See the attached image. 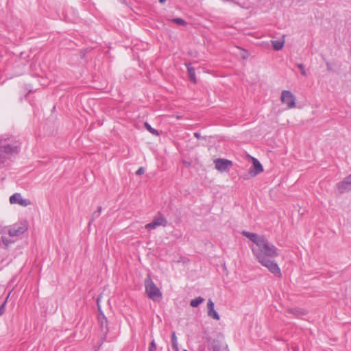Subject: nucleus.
<instances>
[{
	"label": "nucleus",
	"mask_w": 351,
	"mask_h": 351,
	"mask_svg": "<svg viewBox=\"0 0 351 351\" xmlns=\"http://www.w3.org/2000/svg\"><path fill=\"white\" fill-rule=\"evenodd\" d=\"M271 43H272V46H273L274 49L276 51L280 50L283 47L284 44H285L284 40H273Z\"/></svg>",
	"instance_id": "nucleus-15"
},
{
	"label": "nucleus",
	"mask_w": 351,
	"mask_h": 351,
	"mask_svg": "<svg viewBox=\"0 0 351 351\" xmlns=\"http://www.w3.org/2000/svg\"><path fill=\"white\" fill-rule=\"evenodd\" d=\"M263 171V168L261 162L257 159L253 158L252 169L249 171L250 176L254 177Z\"/></svg>",
	"instance_id": "nucleus-11"
},
{
	"label": "nucleus",
	"mask_w": 351,
	"mask_h": 351,
	"mask_svg": "<svg viewBox=\"0 0 351 351\" xmlns=\"http://www.w3.org/2000/svg\"><path fill=\"white\" fill-rule=\"evenodd\" d=\"M297 67L300 70L302 75L306 76L307 74L303 64H298Z\"/></svg>",
	"instance_id": "nucleus-21"
},
{
	"label": "nucleus",
	"mask_w": 351,
	"mask_h": 351,
	"mask_svg": "<svg viewBox=\"0 0 351 351\" xmlns=\"http://www.w3.org/2000/svg\"><path fill=\"white\" fill-rule=\"evenodd\" d=\"M106 319L104 317V321H101V328H102V330H104V324H106ZM106 327H107V325H106Z\"/></svg>",
	"instance_id": "nucleus-27"
},
{
	"label": "nucleus",
	"mask_w": 351,
	"mask_h": 351,
	"mask_svg": "<svg viewBox=\"0 0 351 351\" xmlns=\"http://www.w3.org/2000/svg\"><path fill=\"white\" fill-rule=\"evenodd\" d=\"M215 304L212 300L209 299L207 303L208 308V316L215 319H219V315L218 313L215 310Z\"/></svg>",
	"instance_id": "nucleus-12"
},
{
	"label": "nucleus",
	"mask_w": 351,
	"mask_h": 351,
	"mask_svg": "<svg viewBox=\"0 0 351 351\" xmlns=\"http://www.w3.org/2000/svg\"><path fill=\"white\" fill-rule=\"evenodd\" d=\"M145 289L147 297L154 302L158 301L162 298V293L153 282L150 276L145 279Z\"/></svg>",
	"instance_id": "nucleus-3"
},
{
	"label": "nucleus",
	"mask_w": 351,
	"mask_h": 351,
	"mask_svg": "<svg viewBox=\"0 0 351 351\" xmlns=\"http://www.w3.org/2000/svg\"><path fill=\"white\" fill-rule=\"evenodd\" d=\"M156 344L154 340L153 339L149 344V351H156Z\"/></svg>",
	"instance_id": "nucleus-23"
},
{
	"label": "nucleus",
	"mask_w": 351,
	"mask_h": 351,
	"mask_svg": "<svg viewBox=\"0 0 351 351\" xmlns=\"http://www.w3.org/2000/svg\"><path fill=\"white\" fill-rule=\"evenodd\" d=\"M263 266L268 269V270L277 277L282 276L281 270L278 264L273 260V258H261L257 261Z\"/></svg>",
	"instance_id": "nucleus-4"
},
{
	"label": "nucleus",
	"mask_w": 351,
	"mask_h": 351,
	"mask_svg": "<svg viewBox=\"0 0 351 351\" xmlns=\"http://www.w3.org/2000/svg\"><path fill=\"white\" fill-rule=\"evenodd\" d=\"M167 0H159L160 3H164Z\"/></svg>",
	"instance_id": "nucleus-28"
},
{
	"label": "nucleus",
	"mask_w": 351,
	"mask_h": 351,
	"mask_svg": "<svg viewBox=\"0 0 351 351\" xmlns=\"http://www.w3.org/2000/svg\"><path fill=\"white\" fill-rule=\"evenodd\" d=\"M195 136L198 137L199 136V134L197 133H195Z\"/></svg>",
	"instance_id": "nucleus-30"
},
{
	"label": "nucleus",
	"mask_w": 351,
	"mask_h": 351,
	"mask_svg": "<svg viewBox=\"0 0 351 351\" xmlns=\"http://www.w3.org/2000/svg\"><path fill=\"white\" fill-rule=\"evenodd\" d=\"M171 346L173 350L175 351H178V344L177 341V337L176 335V333L173 332L171 335Z\"/></svg>",
	"instance_id": "nucleus-18"
},
{
	"label": "nucleus",
	"mask_w": 351,
	"mask_h": 351,
	"mask_svg": "<svg viewBox=\"0 0 351 351\" xmlns=\"http://www.w3.org/2000/svg\"><path fill=\"white\" fill-rule=\"evenodd\" d=\"M64 18H65V20H66V21H72L73 20H74V19H75V18H74V17H73V18H72V17H70V16H69V14H68V12H67V11H66V13H65V16H64Z\"/></svg>",
	"instance_id": "nucleus-25"
},
{
	"label": "nucleus",
	"mask_w": 351,
	"mask_h": 351,
	"mask_svg": "<svg viewBox=\"0 0 351 351\" xmlns=\"http://www.w3.org/2000/svg\"><path fill=\"white\" fill-rule=\"evenodd\" d=\"M187 70H188V74L189 77L191 81L195 82L196 78H195V69L189 66H187Z\"/></svg>",
	"instance_id": "nucleus-17"
},
{
	"label": "nucleus",
	"mask_w": 351,
	"mask_h": 351,
	"mask_svg": "<svg viewBox=\"0 0 351 351\" xmlns=\"http://www.w3.org/2000/svg\"><path fill=\"white\" fill-rule=\"evenodd\" d=\"M172 21L178 25H184L186 24V21L181 18H174Z\"/></svg>",
	"instance_id": "nucleus-20"
},
{
	"label": "nucleus",
	"mask_w": 351,
	"mask_h": 351,
	"mask_svg": "<svg viewBox=\"0 0 351 351\" xmlns=\"http://www.w3.org/2000/svg\"><path fill=\"white\" fill-rule=\"evenodd\" d=\"M252 253L256 259L261 258H274L278 256V249L274 245L270 243L265 237L260 241L258 244L251 247Z\"/></svg>",
	"instance_id": "nucleus-1"
},
{
	"label": "nucleus",
	"mask_w": 351,
	"mask_h": 351,
	"mask_svg": "<svg viewBox=\"0 0 351 351\" xmlns=\"http://www.w3.org/2000/svg\"><path fill=\"white\" fill-rule=\"evenodd\" d=\"M107 331H108V328H106V330H105V331H104V332H105V333H106Z\"/></svg>",
	"instance_id": "nucleus-32"
},
{
	"label": "nucleus",
	"mask_w": 351,
	"mask_h": 351,
	"mask_svg": "<svg viewBox=\"0 0 351 351\" xmlns=\"http://www.w3.org/2000/svg\"><path fill=\"white\" fill-rule=\"evenodd\" d=\"M101 210V207H98L97 210H96L93 213V218L98 217L100 215Z\"/></svg>",
	"instance_id": "nucleus-24"
},
{
	"label": "nucleus",
	"mask_w": 351,
	"mask_h": 351,
	"mask_svg": "<svg viewBox=\"0 0 351 351\" xmlns=\"http://www.w3.org/2000/svg\"><path fill=\"white\" fill-rule=\"evenodd\" d=\"M97 305L99 306V298L97 300Z\"/></svg>",
	"instance_id": "nucleus-31"
},
{
	"label": "nucleus",
	"mask_w": 351,
	"mask_h": 351,
	"mask_svg": "<svg viewBox=\"0 0 351 351\" xmlns=\"http://www.w3.org/2000/svg\"><path fill=\"white\" fill-rule=\"evenodd\" d=\"M281 101L287 106L288 108H292L295 106V99L291 91L283 90L281 93Z\"/></svg>",
	"instance_id": "nucleus-6"
},
{
	"label": "nucleus",
	"mask_w": 351,
	"mask_h": 351,
	"mask_svg": "<svg viewBox=\"0 0 351 351\" xmlns=\"http://www.w3.org/2000/svg\"><path fill=\"white\" fill-rule=\"evenodd\" d=\"M21 143L12 138H0V163H4L9 156L17 154Z\"/></svg>",
	"instance_id": "nucleus-2"
},
{
	"label": "nucleus",
	"mask_w": 351,
	"mask_h": 351,
	"mask_svg": "<svg viewBox=\"0 0 351 351\" xmlns=\"http://www.w3.org/2000/svg\"><path fill=\"white\" fill-rule=\"evenodd\" d=\"M214 163L215 165V168L221 172L227 171L229 169V167L232 165L231 161L221 158L215 160Z\"/></svg>",
	"instance_id": "nucleus-9"
},
{
	"label": "nucleus",
	"mask_w": 351,
	"mask_h": 351,
	"mask_svg": "<svg viewBox=\"0 0 351 351\" xmlns=\"http://www.w3.org/2000/svg\"><path fill=\"white\" fill-rule=\"evenodd\" d=\"M145 173V169L143 167H140L136 171V175H142Z\"/></svg>",
	"instance_id": "nucleus-26"
},
{
	"label": "nucleus",
	"mask_w": 351,
	"mask_h": 351,
	"mask_svg": "<svg viewBox=\"0 0 351 351\" xmlns=\"http://www.w3.org/2000/svg\"><path fill=\"white\" fill-rule=\"evenodd\" d=\"M242 234L245 237L248 238L255 245L258 244V241H260L264 236L258 235L255 233H252L247 231H243Z\"/></svg>",
	"instance_id": "nucleus-13"
},
{
	"label": "nucleus",
	"mask_w": 351,
	"mask_h": 351,
	"mask_svg": "<svg viewBox=\"0 0 351 351\" xmlns=\"http://www.w3.org/2000/svg\"><path fill=\"white\" fill-rule=\"evenodd\" d=\"M242 57H243V58H246L245 54H242Z\"/></svg>",
	"instance_id": "nucleus-29"
},
{
	"label": "nucleus",
	"mask_w": 351,
	"mask_h": 351,
	"mask_svg": "<svg viewBox=\"0 0 351 351\" xmlns=\"http://www.w3.org/2000/svg\"><path fill=\"white\" fill-rule=\"evenodd\" d=\"M337 189L340 193H343L351 190V174L337 184Z\"/></svg>",
	"instance_id": "nucleus-10"
},
{
	"label": "nucleus",
	"mask_w": 351,
	"mask_h": 351,
	"mask_svg": "<svg viewBox=\"0 0 351 351\" xmlns=\"http://www.w3.org/2000/svg\"><path fill=\"white\" fill-rule=\"evenodd\" d=\"M204 301V299L202 297H197L192 300L190 302V305L192 307H197L200 304Z\"/></svg>",
	"instance_id": "nucleus-16"
},
{
	"label": "nucleus",
	"mask_w": 351,
	"mask_h": 351,
	"mask_svg": "<svg viewBox=\"0 0 351 351\" xmlns=\"http://www.w3.org/2000/svg\"><path fill=\"white\" fill-rule=\"evenodd\" d=\"M144 125H145V128H146V130H148L151 134H154V135L158 134V131L156 130H155L154 128H152V126L148 123L145 122Z\"/></svg>",
	"instance_id": "nucleus-19"
},
{
	"label": "nucleus",
	"mask_w": 351,
	"mask_h": 351,
	"mask_svg": "<svg viewBox=\"0 0 351 351\" xmlns=\"http://www.w3.org/2000/svg\"><path fill=\"white\" fill-rule=\"evenodd\" d=\"M208 348L211 351H228L227 346H221L217 340H212L208 344Z\"/></svg>",
	"instance_id": "nucleus-14"
},
{
	"label": "nucleus",
	"mask_w": 351,
	"mask_h": 351,
	"mask_svg": "<svg viewBox=\"0 0 351 351\" xmlns=\"http://www.w3.org/2000/svg\"><path fill=\"white\" fill-rule=\"evenodd\" d=\"M27 230L25 223H16L13 225L8 230L10 237H18L23 234Z\"/></svg>",
	"instance_id": "nucleus-7"
},
{
	"label": "nucleus",
	"mask_w": 351,
	"mask_h": 351,
	"mask_svg": "<svg viewBox=\"0 0 351 351\" xmlns=\"http://www.w3.org/2000/svg\"><path fill=\"white\" fill-rule=\"evenodd\" d=\"M7 300H8V298L4 301V302L0 306V316L2 315L5 312Z\"/></svg>",
	"instance_id": "nucleus-22"
},
{
	"label": "nucleus",
	"mask_w": 351,
	"mask_h": 351,
	"mask_svg": "<svg viewBox=\"0 0 351 351\" xmlns=\"http://www.w3.org/2000/svg\"><path fill=\"white\" fill-rule=\"evenodd\" d=\"M167 225V220L165 216L158 212L157 215L154 217L152 222L147 223L145 226V229L148 231L156 229L159 226L166 227Z\"/></svg>",
	"instance_id": "nucleus-5"
},
{
	"label": "nucleus",
	"mask_w": 351,
	"mask_h": 351,
	"mask_svg": "<svg viewBox=\"0 0 351 351\" xmlns=\"http://www.w3.org/2000/svg\"><path fill=\"white\" fill-rule=\"evenodd\" d=\"M10 202L12 204H19L22 206H27L31 204L30 201L22 197L21 193H14L10 197Z\"/></svg>",
	"instance_id": "nucleus-8"
}]
</instances>
